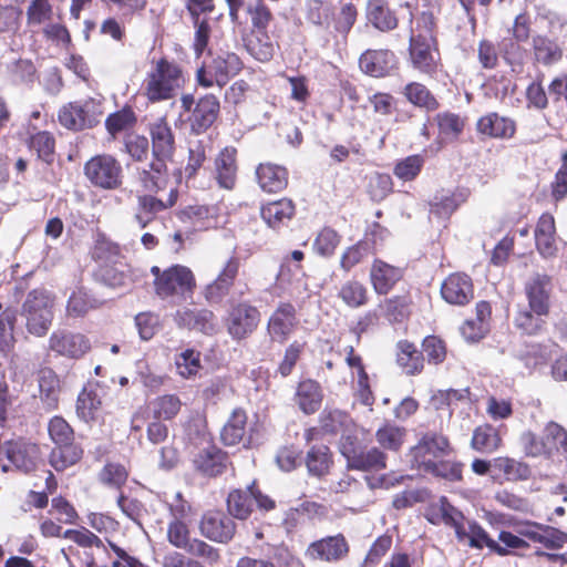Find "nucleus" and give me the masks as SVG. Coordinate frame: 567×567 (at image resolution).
I'll return each instance as SVG.
<instances>
[{"mask_svg":"<svg viewBox=\"0 0 567 567\" xmlns=\"http://www.w3.org/2000/svg\"><path fill=\"white\" fill-rule=\"evenodd\" d=\"M256 177L260 188L267 193H278L288 184V172L284 166L266 163L256 169Z\"/></svg>","mask_w":567,"mask_h":567,"instance_id":"28","label":"nucleus"},{"mask_svg":"<svg viewBox=\"0 0 567 567\" xmlns=\"http://www.w3.org/2000/svg\"><path fill=\"white\" fill-rule=\"evenodd\" d=\"M476 130L480 134L488 137L511 138L516 132V124L511 117L501 116L496 112H491L478 118Z\"/></svg>","mask_w":567,"mask_h":567,"instance_id":"25","label":"nucleus"},{"mask_svg":"<svg viewBox=\"0 0 567 567\" xmlns=\"http://www.w3.org/2000/svg\"><path fill=\"white\" fill-rule=\"evenodd\" d=\"M84 174L96 187L115 189L122 184V166L111 155H96L84 165Z\"/></svg>","mask_w":567,"mask_h":567,"instance_id":"5","label":"nucleus"},{"mask_svg":"<svg viewBox=\"0 0 567 567\" xmlns=\"http://www.w3.org/2000/svg\"><path fill=\"white\" fill-rule=\"evenodd\" d=\"M468 546L475 549H482L486 546L492 553L498 556H506L509 550L502 547L496 540L489 537L488 533L475 520L470 522Z\"/></svg>","mask_w":567,"mask_h":567,"instance_id":"46","label":"nucleus"},{"mask_svg":"<svg viewBox=\"0 0 567 567\" xmlns=\"http://www.w3.org/2000/svg\"><path fill=\"white\" fill-rule=\"evenodd\" d=\"M95 277L99 281L112 288L125 287L130 281V276L124 270L107 264L97 269Z\"/></svg>","mask_w":567,"mask_h":567,"instance_id":"63","label":"nucleus"},{"mask_svg":"<svg viewBox=\"0 0 567 567\" xmlns=\"http://www.w3.org/2000/svg\"><path fill=\"white\" fill-rule=\"evenodd\" d=\"M212 151V145L204 141H194L189 143L188 162L185 166V175L187 178L194 177L198 169L203 166L207 158V152Z\"/></svg>","mask_w":567,"mask_h":567,"instance_id":"50","label":"nucleus"},{"mask_svg":"<svg viewBox=\"0 0 567 567\" xmlns=\"http://www.w3.org/2000/svg\"><path fill=\"white\" fill-rule=\"evenodd\" d=\"M441 295L451 305H467L474 297L471 277L460 272L450 275L441 286Z\"/></svg>","mask_w":567,"mask_h":567,"instance_id":"16","label":"nucleus"},{"mask_svg":"<svg viewBox=\"0 0 567 567\" xmlns=\"http://www.w3.org/2000/svg\"><path fill=\"white\" fill-rule=\"evenodd\" d=\"M372 245L369 240L363 239L355 245L349 247L341 256L340 267L344 271H350L354 266L360 264L364 257L372 252Z\"/></svg>","mask_w":567,"mask_h":567,"instance_id":"55","label":"nucleus"},{"mask_svg":"<svg viewBox=\"0 0 567 567\" xmlns=\"http://www.w3.org/2000/svg\"><path fill=\"white\" fill-rule=\"evenodd\" d=\"M419 471L431 474L435 477L443 478L450 482H457L462 480V464L450 461H434L424 458L415 465Z\"/></svg>","mask_w":567,"mask_h":567,"instance_id":"33","label":"nucleus"},{"mask_svg":"<svg viewBox=\"0 0 567 567\" xmlns=\"http://www.w3.org/2000/svg\"><path fill=\"white\" fill-rule=\"evenodd\" d=\"M18 318V311L13 308L4 309L0 315V352L10 353L14 348V326Z\"/></svg>","mask_w":567,"mask_h":567,"instance_id":"45","label":"nucleus"},{"mask_svg":"<svg viewBox=\"0 0 567 567\" xmlns=\"http://www.w3.org/2000/svg\"><path fill=\"white\" fill-rule=\"evenodd\" d=\"M196 281L193 271L183 265H173L163 270V278L158 281L156 295L166 299L175 295H192Z\"/></svg>","mask_w":567,"mask_h":567,"instance_id":"7","label":"nucleus"},{"mask_svg":"<svg viewBox=\"0 0 567 567\" xmlns=\"http://www.w3.org/2000/svg\"><path fill=\"white\" fill-rule=\"evenodd\" d=\"M181 109L179 116L190 133L199 135L207 132L218 118L220 103L214 94H205L196 101L193 94L187 93L181 97Z\"/></svg>","mask_w":567,"mask_h":567,"instance_id":"1","label":"nucleus"},{"mask_svg":"<svg viewBox=\"0 0 567 567\" xmlns=\"http://www.w3.org/2000/svg\"><path fill=\"white\" fill-rule=\"evenodd\" d=\"M259 321V310L247 302H240L229 311L227 331L234 340H243L256 330Z\"/></svg>","mask_w":567,"mask_h":567,"instance_id":"8","label":"nucleus"},{"mask_svg":"<svg viewBox=\"0 0 567 567\" xmlns=\"http://www.w3.org/2000/svg\"><path fill=\"white\" fill-rule=\"evenodd\" d=\"M498 52L501 58L507 65L511 66L513 72H520L527 56V50L520 44V42L508 37H504L498 42Z\"/></svg>","mask_w":567,"mask_h":567,"instance_id":"39","label":"nucleus"},{"mask_svg":"<svg viewBox=\"0 0 567 567\" xmlns=\"http://www.w3.org/2000/svg\"><path fill=\"white\" fill-rule=\"evenodd\" d=\"M396 348V362L403 371L409 375L420 373L424 363L423 352L419 351L415 344L408 340L399 341Z\"/></svg>","mask_w":567,"mask_h":567,"instance_id":"35","label":"nucleus"},{"mask_svg":"<svg viewBox=\"0 0 567 567\" xmlns=\"http://www.w3.org/2000/svg\"><path fill=\"white\" fill-rule=\"evenodd\" d=\"M323 393L319 382L307 379L300 381L296 391V403L307 415L316 413L322 403Z\"/></svg>","mask_w":567,"mask_h":567,"instance_id":"27","label":"nucleus"},{"mask_svg":"<svg viewBox=\"0 0 567 567\" xmlns=\"http://www.w3.org/2000/svg\"><path fill=\"white\" fill-rule=\"evenodd\" d=\"M101 404L102 402L96 391L83 388L76 399L75 411L78 417L84 423L95 421Z\"/></svg>","mask_w":567,"mask_h":567,"instance_id":"42","label":"nucleus"},{"mask_svg":"<svg viewBox=\"0 0 567 567\" xmlns=\"http://www.w3.org/2000/svg\"><path fill=\"white\" fill-rule=\"evenodd\" d=\"M245 48L248 53L259 62H268L272 59L275 47L267 32H252L245 39Z\"/></svg>","mask_w":567,"mask_h":567,"instance_id":"43","label":"nucleus"},{"mask_svg":"<svg viewBox=\"0 0 567 567\" xmlns=\"http://www.w3.org/2000/svg\"><path fill=\"white\" fill-rule=\"evenodd\" d=\"M551 436L548 435V424L545 426L543 436L538 437L533 432H525L520 436V442L524 446V451L528 456H553V445Z\"/></svg>","mask_w":567,"mask_h":567,"instance_id":"41","label":"nucleus"},{"mask_svg":"<svg viewBox=\"0 0 567 567\" xmlns=\"http://www.w3.org/2000/svg\"><path fill=\"white\" fill-rule=\"evenodd\" d=\"M549 315V311L537 312L536 310L528 308L519 309L514 317V326L527 336H537L545 331L547 322L545 318Z\"/></svg>","mask_w":567,"mask_h":567,"instance_id":"32","label":"nucleus"},{"mask_svg":"<svg viewBox=\"0 0 567 567\" xmlns=\"http://www.w3.org/2000/svg\"><path fill=\"white\" fill-rule=\"evenodd\" d=\"M349 551V545L342 534L328 536L311 543L308 554L313 559L334 561L344 557Z\"/></svg>","mask_w":567,"mask_h":567,"instance_id":"21","label":"nucleus"},{"mask_svg":"<svg viewBox=\"0 0 567 567\" xmlns=\"http://www.w3.org/2000/svg\"><path fill=\"white\" fill-rule=\"evenodd\" d=\"M53 300L44 289L31 290L22 305L21 316L25 318L28 331L43 337L50 329L53 319Z\"/></svg>","mask_w":567,"mask_h":567,"instance_id":"3","label":"nucleus"},{"mask_svg":"<svg viewBox=\"0 0 567 567\" xmlns=\"http://www.w3.org/2000/svg\"><path fill=\"white\" fill-rule=\"evenodd\" d=\"M404 435L403 427L385 425L377 431L375 439L383 449L398 452L403 444Z\"/></svg>","mask_w":567,"mask_h":567,"instance_id":"57","label":"nucleus"},{"mask_svg":"<svg viewBox=\"0 0 567 567\" xmlns=\"http://www.w3.org/2000/svg\"><path fill=\"white\" fill-rule=\"evenodd\" d=\"M168 206L161 199L152 195H143L137 198V210L135 213V220L141 228H145L158 214Z\"/></svg>","mask_w":567,"mask_h":567,"instance_id":"44","label":"nucleus"},{"mask_svg":"<svg viewBox=\"0 0 567 567\" xmlns=\"http://www.w3.org/2000/svg\"><path fill=\"white\" fill-rule=\"evenodd\" d=\"M145 89L148 100L151 102H158L171 99L174 94L175 86L163 78H157V75L152 72L148 75Z\"/></svg>","mask_w":567,"mask_h":567,"instance_id":"53","label":"nucleus"},{"mask_svg":"<svg viewBox=\"0 0 567 567\" xmlns=\"http://www.w3.org/2000/svg\"><path fill=\"white\" fill-rule=\"evenodd\" d=\"M247 415L243 409H235L221 429L220 440L226 446H234L244 440Z\"/></svg>","mask_w":567,"mask_h":567,"instance_id":"38","label":"nucleus"},{"mask_svg":"<svg viewBox=\"0 0 567 567\" xmlns=\"http://www.w3.org/2000/svg\"><path fill=\"white\" fill-rule=\"evenodd\" d=\"M239 259L231 257L219 272L218 277L205 288V298L209 303H219L228 295L238 275Z\"/></svg>","mask_w":567,"mask_h":567,"instance_id":"20","label":"nucleus"},{"mask_svg":"<svg viewBox=\"0 0 567 567\" xmlns=\"http://www.w3.org/2000/svg\"><path fill=\"white\" fill-rule=\"evenodd\" d=\"M82 456V447L79 444H75L73 440L68 443L55 445L50 453V464L55 471L62 472L76 464Z\"/></svg>","mask_w":567,"mask_h":567,"instance_id":"34","label":"nucleus"},{"mask_svg":"<svg viewBox=\"0 0 567 567\" xmlns=\"http://www.w3.org/2000/svg\"><path fill=\"white\" fill-rule=\"evenodd\" d=\"M48 431L55 445L74 440L73 429L61 416H54L50 420Z\"/></svg>","mask_w":567,"mask_h":567,"instance_id":"64","label":"nucleus"},{"mask_svg":"<svg viewBox=\"0 0 567 567\" xmlns=\"http://www.w3.org/2000/svg\"><path fill=\"white\" fill-rule=\"evenodd\" d=\"M102 112L99 106L92 102H73L64 105L59 111V122L68 130L78 132L85 128H92L100 123Z\"/></svg>","mask_w":567,"mask_h":567,"instance_id":"6","label":"nucleus"},{"mask_svg":"<svg viewBox=\"0 0 567 567\" xmlns=\"http://www.w3.org/2000/svg\"><path fill=\"white\" fill-rule=\"evenodd\" d=\"M338 297L350 308H359L367 303V288L357 280H349L342 285Z\"/></svg>","mask_w":567,"mask_h":567,"instance_id":"52","label":"nucleus"},{"mask_svg":"<svg viewBox=\"0 0 567 567\" xmlns=\"http://www.w3.org/2000/svg\"><path fill=\"white\" fill-rule=\"evenodd\" d=\"M303 463L310 477L322 480L330 474L333 467V453L323 443L313 444L308 449Z\"/></svg>","mask_w":567,"mask_h":567,"instance_id":"19","label":"nucleus"},{"mask_svg":"<svg viewBox=\"0 0 567 567\" xmlns=\"http://www.w3.org/2000/svg\"><path fill=\"white\" fill-rule=\"evenodd\" d=\"M208 65L216 84L223 87L243 70L244 63L236 53L226 51L217 54Z\"/></svg>","mask_w":567,"mask_h":567,"instance_id":"24","label":"nucleus"},{"mask_svg":"<svg viewBox=\"0 0 567 567\" xmlns=\"http://www.w3.org/2000/svg\"><path fill=\"white\" fill-rule=\"evenodd\" d=\"M296 324V308L290 302H281L270 316L267 324L274 341L284 343Z\"/></svg>","mask_w":567,"mask_h":567,"instance_id":"18","label":"nucleus"},{"mask_svg":"<svg viewBox=\"0 0 567 567\" xmlns=\"http://www.w3.org/2000/svg\"><path fill=\"white\" fill-rule=\"evenodd\" d=\"M150 133L152 137V152L155 161V167L163 169L166 163L173 155L174 151V135L164 118L157 120L151 124Z\"/></svg>","mask_w":567,"mask_h":567,"instance_id":"13","label":"nucleus"},{"mask_svg":"<svg viewBox=\"0 0 567 567\" xmlns=\"http://www.w3.org/2000/svg\"><path fill=\"white\" fill-rule=\"evenodd\" d=\"M39 401L41 410L52 412L59 405L60 400V380L56 373L49 368L40 370L38 374Z\"/></svg>","mask_w":567,"mask_h":567,"instance_id":"22","label":"nucleus"},{"mask_svg":"<svg viewBox=\"0 0 567 567\" xmlns=\"http://www.w3.org/2000/svg\"><path fill=\"white\" fill-rule=\"evenodd\" d=\"M135 122V113L131 107L125 106L120 111L111 113L106 117L105 127L112 136H115L117 133L133 126Z\"/></svg>","mask_w":567,"mask_h":567,"instance_id":"56","label":"nucleus"},{"mask_svg":"<svg viewBox=\"0 0 567 567\" xmlns=\"http://www.w3.org/2000/svg\"><path fill=\"white\" fill-rule=\"evenodd\" d=\"M534 61L550 66L563 59V49L555 39L544 34H536L532 38Z\"/></svg>","mask_w":567,"mask_h":567,"instance_id":"30","label":"nucleus"},{"mask_svg":"<svg viewBox=\"0 0 567 567\" xmlns=\"http://www.w3.org/2000/svg\"><path fill=\"white\" fill-rule=\"evenodd\" d=\"M90 348L89 339L81 333L61 330L54 331L50 337V349L60 355L78 359L85 354Z\"/></svg>","mask_w":567,"mask_h":567,"instance_id":"15","label":"nucleus"},{"mask_svg":"<svg viewBox=\"0 0 567 567\" xmlns=\"http://www.w3.org/2000/svg\"><path fill=\"white\" fill-rule=\"evenodd\" d=\"M357 18V7L351 2L343 3L340 11L333 18V28L338 33L347 37L354 25Z\"/></svg>","mask_w":567,"mask_h":567,"instance_id":"62","label":"nucleus"},{"mask_svg":"<svg viewBox=\"0 0 567 567\" xmlns=\"http://www.w3.org/2000/svg\"><path fill=\"white\" fill-rule=\"evenodd\" d=\"M501 439L492 426L477 427L472 436L471 445L480 452H492L497 449Z\"/></svg>","mask_w":567,"mask_h":567,"instance_id":"58","label":"nucleus"},{"mask_svg":"<svg viewBox=\"0 0 567 567\" xmlns=\"http://www.w3.org/2000/svg\"><path fill=\"white\" fill-rule=\"evenodd\" d=\"M249 485L245 489H234L227 497V509L230 517L247 519L252 512V494Z\"/></svg>","mask_w":567,"mask_h":567,"instance_id":"40","label":"nucleus"},{"mask_svg":"<svg viewBox=\"0 0 567 567\" xmlns=\"http://www.w3.org/2000/svg\"><path fill=\"white\" fill-rule=\"evenodd\" d=\"M260 215L264 221L271 228H278L289 221L295 215L292 200L282 198L261 206Z\"/></svg>","mask_w":567,"mask_h":567,"instance_id":"31","label":"nucleus"},{"mask_svg":"<svg viewBox=\"0 0 567 567\" xmlns=\"http://www.w3.org/2000/svg\"><path fill=\"white\" fill-rule=\"evenodd\" d=\"M227 464V453L213 444L200 449L193 458L195 470L208 477L221 475L226 471Z\"/></svg>","mask_w":567,"mask_h":567,"instance_id":"14","label":"nucleus"},{"mask_svg":"<svg viewBox=\"0 0 567 567\" xmlns=\"http://www.w3.org/2000/svg\"><path fill=\"white\" fill-rule=\"evenodd\" d=\"M167 165L164 163L163 169H157L155 167V161L150 164V169H143L140 173V181L143 184L144 188L148 192H157L165 187L167 178H166Z\"/></svg>","mask_w":567,"mask_h":567,"instance_id":"61","label":"nucleus"},{"mask_svg":"<svg viewBox=\"0 0 567 567\" xmlns=\"http://www.w3.org/2000/svg\"><path fill=\"white\" fill-rule=\"evenodd\" d=\"M450 453V443L447 437L435 432L425 433L419 443L411 449L412 462L415 465L420 461L426 458L427 455L433 457H443Z\"/></svg>","mask_w":567,"mask_h":567,"instance_id":"23","label":"nucleus"},{"mask_svg":"<svg viewBox=\"0 0 567 567\" xmlns=\"http://www.w3.org/2000/svg\"><path fill=\"white\" fill-rule=\"evenodd\" d=\"M121 255L118 244L109 239L105 234L97 231L95 235L92 257L104 264L115 262Z\"/></svg>","mask_w":567,"mask_h":567,"instance_id":"49","label":"nucleus"},{"mask_svg":"<svg viewBox=\"0 0 567 567\" xmlns=\"http://www.w3.org/2000/svg\"><path fill=\"white\" fill-rule=\"evenodd\" d=\"M29 147L39 159L50 165L54 162L55 140L48 131H41L30 137Z\"/></svg>","mask_w":567,"mask_h":567,"instance_id":"47","label":"nucleus"},{"mask_svg":"<svg viewBox=\"0 0 567 567\" xmlns=\"http://www.w3.org/2000/svg\"><path fill=\"white\" fill-rule=\"evenodd\" d=\"M339 451L347 461L348 470L379 472L386 467L385 453L375 446L364 447L355 435L342 434Z\"/></svg>","mask_w":567,"mask_h":567,"instance_id":"2","label":"nucleus"},{"mask_svg":"<svg viewBox=\"0 0 567 567\" xmlns=\"http://www.w3.org/2000/svg\"><path fill=\"white\" fill-rule=\"evenodd\" d=\"M409 55L415 70L426 75H434L441 61L435 35H414L412 32Z\"/></svg>","mask_w":567,"mask_h":567,"instance_id":"4","label":"nucleus"},{"mask_svg":"<svg viewBox=\"0 0 567 567\" xmlns=\"http://www.w3.org/2000/svg\"><path fill=\"white\" fill-rule=\"evenodd\" d=\"M367 21L381 32H389L398 27L395 13L386 0H369L365 7Z\"/></svg>","mask_w":567,"mask_h":567,"instance_id":"26","label":"nucleus"},{"mask_svg":"<svg viewBox=\"0 0 567 567\" xmlns=\"http://www.w3.org/2000/svg\"><path fill=\"white\" fill-rule=\"evenodd\" d=\"M362 72L373 78H383L398 69V59L391 50H367L359 59Z\"/></svg>","mask_w":567,"mask_h":567,"instance_id":"12","label":"nucleus"},{"mask_svg":"<svg viewBox=\"0 0 567 567\" xmlns=\"http://www.w3.org/2000/svg\"><path fill=\"white\" fill-rule=\"evenodd\" d=\"M4 456L12 465L23 473L35 470L39 449L35 444L21 441H6L0 444V461Z\"/></svg>","mask_w":567,"mask_h":567,"instance_id":"10","label":"nucleus"},{"mask_svg":"<svg viewBox=\"0 0 567 567\" xmlns=\"http://www.w3.org/2000/svg\"><path fill=\"white\" fill-rule=\"evenodd\" d=\"M493 470L503 472L507 481H524L529 478L532 472L526 463L514 458L497 457L493 460Z\"/></svg>","mask_w":567,"mask_h":567,"instance_id":"48","label":"nucleus"},{"mask_svg":"<svg viewBox=\"0 0 567 567\" xmlns=\"http://www.w3.org/2000/svg\"><path fill=\"white\" fill-rule=\"evenodd\" d=\"M553 277L545 272H533L524 284L528 307L537 312L550 311Z\"/></svg>","mask_w":567,"mask_h":567,"instance_id":"9","label":"nucleus"},{"mask_svg":"<svg viewBox=\"0 0 567 567\" xmlns=\"http://www.w3.org/2000/svg\"><path fill=\"white\" fill-rule=\"evenodd\" d=\"M402 277L400 268L375 259L370 271L372 286L378 295H386Z\"/></svg>","mask_w":567,"mask_h":567,"instance_id":"29","label":"nucleus"},{"mask_svg":"<svg viewBox=\"0 0 567 567\" xmlns=\"http://www.w3.org/2000/svg\"><path fill=\"white\" fill-rule=\"evenodd\" d=\"M339 243V234L330 227H324L313 241V250L322 257H330L334 254Z\"/></svg>","mask_w":567,"mask_h":567,"instance_id":"59","label":"nucleus"},{"mask_svg":"<svg viewBox=\"0 0 567 567\" xmlns=\"http://www.w3.org/2000/svg\"><path fill=\"white\" fill-rule=\"evenodd\" d=\"M423 165L424 157L422 155H410L395 164L394 174L400 179L409 182L420 174Z\"/></svg>","mask_w":567,"mask_h":567,"instance_id":"60","label":"nucleus"},{"mask_svg":"<svg viewBox=\"0 0 567 567\" xmlns=\"http://www.w3.org/2000/svg\"><path fill=\"white\" fill-rule=\"evenodd\" d=\"M516 359H518L529 371H533L539 365L547 362V352L539 343H529L523 346L516 351Z\"/></svg>","mask_w":567,"mask_h":567,"instance_id":"51","label":"nucleus"},{"mask_svg":"<svg viewBox=\"0 0 567 567\" xmlns=\"http://www.w3.org/2000/svg\"><path fill=\"white\" fill-rule=\"evenodd\" d=\"M174 320L179 328L212 334L216 330L215 316L208 309L183 308L176 311Z\"/></svg>","mask_w":567,"mask_h":567,"instance_id":"17","label":"nucleus"},{"mask_svg":"<svg viewBox=\"0 0 567 567\" xmlns=\"http://www.w3.org/2000/svg\"><path fill=\"white\" fill-rule=\"evenodd\" d=\"M236 154V148L225 147L215 159L218 184L226 189H231L235 184Z\"/></svg>","mask_w":567,"mask_h":567,"instance_id":"36","label":"nucleus"},{"mask_svg":"<svg viewBox=\"0 0 567 567\" xmlns=\"http://www.w3.org/2000/svg\"><path fill=\"white\" fill-rule=\"evenodd\" d=\"M199 529L204 537L227 544L235 536L236 524L230 516L221 512H208L203 515Z\"/></svg>","mask_w":567,"mask_h":567,"instance_id":"11","label":"nucleus"},{"mask_svg":"<svg viewBox=\"0 0 567 567\" xmlns=\"http://www.w3.org/2000/svg\"><path fill=\"white\" fill-rule=\"evenodd\" d=\"M348 422L349 415L337 409H324L319 416L320 431L323 434H338Z\"/></svg>","mask_w":567,"mask_h":567,"instance_id":"54","label":"nucleus"},{"mask_svg":"<svg viewBox=\"0 0 567 567\" xmlns=\"http://www.w3.org/2000/svg\"><path fill=\"white\" fill-rule=\"evenodd\" d=\"M403 96L415 107L433 112L439 109L440 103L432 92L420 82H410L402 90Z\"/></svg>","mask_w":567,"mask_h":567,"instance_id":"37","label":"nucleus"}]
</instances>
